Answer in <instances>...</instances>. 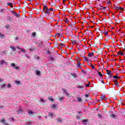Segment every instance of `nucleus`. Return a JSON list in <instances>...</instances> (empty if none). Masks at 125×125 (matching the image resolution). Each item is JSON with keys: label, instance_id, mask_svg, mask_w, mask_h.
Here are the masks:
<instances>
[{"label": "nucleus", "instance_id": "obj_1", "mask_svg": "<svg viewBox=\"0 0 125 125\" xmlns=\"http://www.w3.org/2000/svg\"><path fill=\"white\" fill-rule=\"evenodd\" d=\"M51 11H53V8H51L49 9H48L47 10L45 11V13L49 16V15H53L54 12H53L52 13H50Z\"/></svg>", "mask_w": 125, "mask_h": 125}, {"label": "nucleus", "instance_id": "obj_2", "mask_svg": "<svg viewBox=\"0 0 125 125\" xmlns=\"http://www.w3.org/2000/svg\"><path fill=\"white\" fill-rule=\"evenodd\" d=\"M62 90H63L64 93L66 95V96L69 98L72 97V95L68 92H67V91L65 89H62Z\"/></svg>", "mask_w": 125, "mask_h": 125}, {"label": "nucleus", "instance_id": "obj_3", "mask_svg": "<svg viewBox=\"0 0 125 125\" xmlns=\"http://www.w3.org/2000/svg\"><path fill=\"white\" fill-rule=\"evenodd\" d=\"M3 64H5V65H7L8 62H5V61H4V60H2L0 61V65L2 66V65H3Z\"/></svg>", "mask_w": 125, "mask_h": 125}, {"label": "nucleus", "instance_id": "obj_4", "mask_svg": "<svg viewBox=\"0 0 125 125\" xmlns=\"http://www.w3.org/2000/svg\"><path fill=\"white\" fill-rule=\"evenodd\" d=\"M0 123H2L4 125H8V123L5 121V120L3 118L1 119Z\"/></svg>", "mask_w": 125, "mask_h": 125}, {"label": "nucleus", "instance_id": "obj_5", "mask_svg": "<svg viewBox=\"0 0 125 125\" xmlns=\"http://www.w3.org/2000/svg\"><path fill=\"white\" fill-rule=\"evenodd\" d=\"M16 48H17L18 49H21V51L23 52V53H26V50H25V49L21 48H20V47H18V46L16 47Z\"/></svg>", "mask_w": 125, "mask_h": 125}, {"label": "nucleus", "instance_id": "obj_6", "mask_svg": "<svg viewBox=\"0 0 125 125\" xmlns=\"http://www.w3.org/2000/svg\"><path fill=\"white\" fill-rule=\"evenodd\" d=\"M115 9H116L117 10H125V9H124L123 8L121 7H117L116 6L115 7Z\"/></svg>", "mask_w": 125, "mask_h": 125}, {"label": "nucleus", "instance_id": "obj_7", "mask_svg": "<svg viewBox=\"0 0 125 125\" xmlns=\"http://www.w3.org/2000/svg\"><path fill=\"white\" fill-rule=\"evenodd\" d=\"M88 57H92V56H94V53H93V52L91 53H88Z\"/></svg>", "mask_w": 125, "mask_h": 125}, {"label": "nucleus", "instance_id": "obj_8", "mask_svg": "<svg viewBox=\"0 0 125 125\" xmlns=\"http://www.w3.org/2000/svg\"><path fill=\"white\" fill-rule=\"evenodd\" d=\"M70 75L72 76L74 79L78 77V76L75 73H70Z\"/></svg>", "mask_w": 125, "mask_h": 125}, {"label": "nucleus", "instance_id": "obj_9", "mask_svg": "<svg viewBox=\"0 0 125 125\" xmlns=\"http://www.w3.org/2000/svg\"><path fill=\"white\" fill-rule=\"evenodd\" d=\"M0 86L1 89H4V88L5 87V86H6V85L4 84H1L0 85Z\"/></svg>", "mask_w": 125, "mask_h": 125}, {"label": "nucleus", "instance_id": "obj_10", "mask_svg": "<svg viewBox=\"0 0 125 125\" xmlns=\"http://www.w3.org/2000/svg\"><path fill=\"white\" fill-rule=\"evenodd\" d=\"M107 75H109V76H112V74L111 73V71L109 70H106Z\"/></svg>", "mask_w": 125, "mask_h": 125}, {"label": "nucleus", "instance_id": "obj_11", "mask_svg": "<svg viewBox=\"0 0 125 125\" xmlns=\"http://www.w3.org/2000/svg\"><path fill=\"white\" fill-rule=\"evenodd\" d=\"M28 114L29 116H32L34 115V112L33 111H28Z\"/></svg>", "mask_w": 125, "mask_h": 125}, {"label": "nucleus", "instance_id": "obj_12", "mask_svg": "<svg viewBox=\"0 0 125 125\" xmlns=\"http://www.w3.org/2000/svg\"><path fill=\"white\" fill-rule=\"evenodd\" d=\"M54 113L53 112H49L48 116L49 117H53Z\"/></svg>", "mask_w": 125, "mask_h": 125}, {"label": "nucleus", "instance_id": "obj_13", "mask_svg": "<svg viewBox=\"0 0 125 125\" xmlns=\"http://www.w3.org/2000/svg\"><path fill=\"white\" fill-rule=\"evenodd\" d=\"M7 4L8 6H11V7L12 8V7H13V6H12V3H11L9 2H7Z\"/></svg>", "mask_w": 125, "mask_h": 125}, {"label": "nucleus", "instance_id": "obj_14", "mask_svg": "<svg viewBox=\"0 0 125 125\" xmlns=\"http://www.w3.org/2000/svg\"><path fill=\"white\" fill-rule=\"evenodd\" d=\"M101 100H105V99H106V97L104 95L103 96H102L101 97H100Z\"/></svg>", "mask_w": 125, "mask_h": 125}, {"label": "nucleus", "instance_id": "obj_15", "mask_svg": "<svg viewBox=\"0 0 125 125\" xmlns=\"http://www.w3.org/2000/svg\"><path fill=\"white\" fill-rule=\"evenodd\" d=\"M72 44H76V43H78V41L77 40H72Z\"/></svg>", "mask_w": 125, "mask_h": 125}, {"label": "nucleus", "instance_id": "obj_16", "mask_svg": "<svg viewBox=\"0 0 125 125\" xmlns=\"http://www.w3.org/2000/svg\"><path fill=\"white\" fill-rule=\"evenodd\" d=\"M36 75L37 76H40V74H41V72L39 71L38 70H36Z\"/></svg>", "mask_w": 125, "mask_h": 125}, {"label": "nucleus", "instance_id": "obj_17", "mask_svg": "<svg viewBox=\"0 0 125 125\" xmlns=\"http://www.w3.org/2000/svg\"><path fill=\"white\" fill-rule=\"evenodd\" d=\"M10 48H11V49H12V50H13L14 51H15L16 50L15 47H13L12 46H10Z\"/></svg>", "mask_w": 125, "mask_h": 125}, {"label": "nucleus", "instance_id": "obj_18", "mask_svg": "<svg viewBox=\"0 0 125 125\" xmlns=\"http://www.w3.org/2000/svg\"><path fill=\"white\" fill-rule=\"evenodd\" d=\"M0 39H4V35L0 33Z\"/></svg>", "mask_w": 125, "mask_h": 125}, {"label": "nucleus", "instance_id": "obj_19", "mask_svg": "<svg viewBox=\"0 0 125 125\" xmlns=\"http://www.w3.org/2000/svg\"><path fill=\"white\" fill-rule=\"evenodd\" d=\"M48 100H49V101H51V102H53V101H54V100L53 98H52V97H50V98L48 99Z\"/></svg>", "mask_w": 125, "mask_h": 125}, {"label": "nucleus", "instance_id": "obj_20", "mask_svg": "<svg viewBox=\"0 0 125 125\" xmlns=\"http://www.w3.org/2000/svg\"><path fill=\"white\" fill-rule=\"evenodd\" d=\"M49 58H50V60H51L52 61H53V60H54V58H53L52 55H50L49 56Z\"/></svg>", "mask_w": 125, "mask_h": 125}, {"label": "nucleus", "instance_id": "obj_21", "mask_svg": "<svg viewBox=\"0 0 125 125\" xmlns=\"http://www.w3.org/2000/svg\"><path fill=\"white\" fill-rule=\"evenodd\" d=\"M110 117H111V118H116V115L114 114H111L110 115Z\"/></svg>", "mask_w": 125, "mask_h": 125}, {"label": "nucleus", "instance_id": "obj_22", "mask_svg": "<svg viewBox=\"0 0 125 125\" xmlns=\"http://www.w3.org/2000/svg\"><path fill=\"white\" fill-rule=\"evenodd\" d=\"M57 121L58 123H62V120H61V118H58Z\"/></svg>", "mask_w": 125, "mask_h": 125}, {"label": "nucleus", "instance_id": "obj_23", "mask_svg": "<svg viewBox=\"0 0 125 125\" xmlns=\"http://www.w3.org/2000/svg\"><path fill=\"white\" fill-rule=\"evenodd\" d=\"M40 101L41 102H42V103H44V102H45V100H43V99L42 98L40 99Z\"/></svg>", "mask_w": 125, "mask_h": 125}, {"label": "nucleus", "instance_id": "obj_24", "mask_svg": "<svg viewBox=\"0 0 125 125\" xmlns=\"http://www.w3.org/2000/svg\"><path fill=\"white\" fill-rule=\"evenodd\" d=\"M82 99H81V98H77V101L79 102H82Z\"/></svg>", "mask_w": 125, "mask_h": 125}, {"label": "nucleus", "instance_id": "obj_25", "mask_svg": "<svg viewBox=\"0 0 125 125\" xmlns=\"http://www.w3.org/2000/svg\"><path fill=\"white\" fill-rule=\"evenodd\" d=\"M90 84V82H88V83L85 84V87H89Z\"/></svg>", "mask_w": 125, "mask_h": 125}, {"label": "nucleus", "instance_id": "obj_26", "mask_svg": "<svg viewBox=\"0 0 125 125\" xmlns=\"http://www.w3.org/2000/svg\"><path fill=\"white\" fill-rule=\"evenodd\" d=\"M82 73L83 74H86V71H85L84 69H82L81 70Z\"/></svg>", "mask_w": 125, "mask_h": 125}, {"label": "nucleus", "instance_id": "obj_27", "mask_svg": "<svg viewBox=\"0 0 125 125\" xmlns=\"http://www.w3.org/2000/svg\"><path fill=\"white\" fill-rule=\"evenodd\" d=\"M117 54L118 55H124V53L123 52H118L117 53Z\"/></svg>", "mask_w": 125, "mask_h": 125}, {"label": "nucleus", "instance_id": "obj_28", "mask_svg": "<svg viewBox=\"0 0 125 125\" xmlns=\"http://www.w3.org/2000/svg\"><path fill=\"white\" fill-rule=\"evenodd\" d=\"M15 16H16V17H19V16H20V14L16 13Z\"/></svg>", "mask_w": 125, "mask_h": 125}, {"label": "nucleus", "instance_id": "obj_29", "mask_svg": "<svg viewBox=\"0 0 125 125\" xmlns=\"http://www.w3.org/2000/svg\"><path fill=\"white\" fill-rule=\"evenodd\" d=\"M51 108L52 109H55V108H56V105L55 104H53L51 105Z\"/></svg>", "mask_w": 125, "mask_h": 125}, {"label": "nucleus", "instance_id": "obj_30", "mask_svg": "<svg viewBox=\"0 0 125 125\" xmlns=\"http://www.w3.org/2000/svg\"><path fill=\"white\" fill-rule=\"evenodd\" d=\"M63 99H64V97H62L59 99V101L62 102L63 101Z\"/></svg>", "mask_w": 125, "mask_h": 125}, {"label": "nucleus", "instance_id": "obj_31", "mask_svg": "<svg viewBox=\"0 0 125 125\" xmlns=\"http://www.w3.org/2000/svg\"><path fill=\"white\" fill-rule=\"evenodd\" d=\"M112 77L113 79H115L116 80H117V79H118V78H119V77H118V75L113 76Z\"/></svg>", "mask_w": 125, "mask_h": 125}, {"label": "nucleus", "instance_id": "obj_32", "mask_svg": "<svg viewBox=\"0 0 125 125\" xmlns=\"http://www.w3.org/2000/svg\"><path fill=\"white\" fill-rule=\"evenodd\" d=\"M11 67H13V68H15L14 67H15V64L14 63H11Z\"/></svg>", "mask_w": 125, "mask_h": 125}, {"label": "nucleus", "instance_id": "obj_33", "mask_svg": "<svg viewBox=\"0 0 125 125\" xmlns=\"http://www.w3.org/2000/svg\"><path fill=\"white\" fill-rule=\"evenodd\" d=\"M98 75L100 76V77H102V73L100 71H99L98 73Z\"/></svg>", "mask_w": 125, "mask_h": 125}, {"label": "nucleus", "instance_id": "obj_34", "mask_svg": "<svg viewBox=\"0 0 125 125\" xmlns=\"http://www.w3.org/2000/svg\"><path fill=\"white\" fill-rule=\"evenodd\" d=\"M84 58V60H85L87 62H88V58L86 57H83Z\"/></svg>", "mask_w": 125, "mask_h": 125}, {"label": "nucleus", "instance_id": "obj_35", "mask_svg": "<svg viewBox=\"0 0 125 125\" xmlns=\"http://www.w3.org/2000/svg\"><path fill=\"white\" fill-rule=\"evenodd\" d=\"M114 84L116 85L117 86H120V84H119V82H115Z\"/></svg>", "mask_w": 125, "mask_h": 125}, {"label": "nucleus", "instance_id": "obj_36", "mask_svg": "<svg viewBox=\"0 0 125 125\" xmlns=\"http://www.w3.org/2000/svg\"><path fill=\"white\" fill-rule=\"evenodd\" d=\"M58 45H60V46H64V43H59Z\"/></svg>", "mask_w": 125, "mask_h": 125}, {"label": "nucleus", "instance_id": "obj_37", "mask_svg": "<svg viewBox=\"0 0 125 125\" xmlns=\"http://www.w3.org/2000/svg\"><path fill=\"white\" fill-rule=\"evenodd\" d=\"M103 34H104V35H108V32H107V31H103Z\"/></svg>", "mask_w": 125, "mask_h": 125}, {"label": "nucleus", "instance_id": "obj_38", "mask_svg": "<svg viewBox=\"0 0 125 125\" xmlns=\"http://www.w3.org/2000/svg\"><path fill=\"white\" fill-rule=\"evenodd\" d=\"M43 9H44H44H46V10H47L48 9V8H47V7L45 5H44V7H43Z\"/></svg>", "mask_w": 125, "mask_h": 125}, {"label": "nucleus", "instance_id": "obj_39", "mask_svg": "<svg viewBox=\"0 0 125 125\" xmlns=\"http://www.w3.org/2000/svg\"><path fill=\"white\" fill-rule=\"evenodd\" d=\"M7 87L8 88H10V87H11V85H10V83H8V84H7Z\"/></svg>", "mask_w": 125, "mask_h": 125}, {"label": "nucleus", "instance_id": "obj_40", "mask_svg": "<svg viewBox=\"0 0 125 125\" xmlns=\"http://www.w3.org/2000/svg\"><path fill=\"white\" fill-rule=\"evenodd\" d=\"M16 83L17 84H19V85L20 84V81H16Z\"/></svg>", "mask_w": 125, "mask_h": 125}, {"label": "nucleus", "instance_id": "obj_41", "mask_svg": "<svg viewBox=\"0 0 125 125\" xmlns=\"http://www.w3.org/2000/svg\"><path fill=\"white\" fill-rule=\"evenodd\" d=\"M98 117L99 118V119H102V116H101L100 114H98Z\"/></svg>", "mask_w": 125, "mask_h": 125}, {"label": "nucleus", "instance_id": "obj_42", "mask_svg": "<svg viewBox=\"0 0 125 125\" xmlns=\"http://www.w3.org/2000/svg\"><path fill=\"white\" fill-rule=\"evenodd\" d=\"M78 88H83V86H78Z\"/></svg>", "mask_w": 125, "mask_h": 125}, {"label": "nucleus", "instance_id": "obj_43", "mask_svg": "<svg viewBox=\"0 0 125 125\" xmlns=\"http://www.w3.org/2000/svg\"><path fill=\"white\" fill-rule=\"evenodd\" d=\"M9 120H10V121H14V118H10Z\"/></svg>", "mask_w": 125, "mask_h": 125}, {"label": "nucleus", "instance_id": "obj_44", "mask_svg": "<svg viewBox=\"0 0 125 125\" xmlns=\"http://www.w3.org/2000/svg\"><path fill=\"white\" fill-rule=\"evenodd\" d=\"M9 27V25H8V24L5 26L6 29H8Z\"/></svg>", "mask_w": 125, "mask_h": 125}, {"label": "nucleus", "instance_id": "obj_45", "mask_svg": "<svg viewBox=\"0 0 125 125\" xmlns=\"http://www.w3.org/2000/svg\"><path fill=\"white\" fill-rule=\"evenodd\" d=\"M65 22H69V20H68V19H67V18H65Z\"/></svg>", "mask_w": 125, "mask_h": 125}, {"label": "nucleus", "instance_id": "obj_46", "mask_svg": "<svg viewBox=\"0 0 125 125\" xmlns=\"http://www.w3.org/2000/svg\"><path fill=\"white\" fill-rule=\"evenodd\" d=\"M25 57H26V58H28V59L30 58V57H29V56H28V55H25Z\"/></svg>", "mask_w": 125, "mask_h": 125}, {"label": "nucleus", "instance_id": "obj_47", "mask_svg": "<svg viewBox=\"0 0 125 125\" xmlns=\"http://www.w3.org/2000/svg\"><path fill=\"white\" fill-rule=\"evenodd\" d=\"M18 114H21V109H20V111H17Z\"/></svg>", "mask_w": 125, "mask_h": 125}, {"label": "nucleus", "instance_id": "obj_48", "mask_svg": "<svg viewBox=\"0 0 125 125\" xmlns=\"http://www.w3.org/2000/svg\"><path fill=\"white\" fill-rule=\"evenodd\" d=\"M32 36H36V33H35V32L32 33Z\"/></svg>", "mask_w": 125, "mask_h": 125}, {"label": "nucleus", "instance_id": "obj_49", "mask_svg": "<svg viewBox=\"0 0 125 125\" xmlns=\"http://www.w3.org/2000/svg\"><path fill=\"white\" fill-rule=\"evenodd\" d=\"M78 68L79 69H82V66H81V65H78Z\"/></svg>", "mask_w": 125, "mask_h": 125}, {"label": "nucleus", "instance_id": "obj_50", "mask_svg": "<svg viewBox=\"0 0 125 125\" xmlns=\"http://www.w3.org/2000/svg\"><path fill=\"white\" fill-rule=\"evenodd\" d=\"M113 82L115 83H118V80L116 79L115 80H113Z\"/></svg>", "mask_w": 125, "mask_h": 125}, {"label": "nucleus", "instance_id": "obj_51", "mask_svg": "<svg viewBox=\"0 0 125 125\" xmlns=\"http://www.w3.org/2000/svg\"><path fill=\"white\" fill-rule=\"evenodd\" d=\"M15 69H16V70H18V69H19V67H14Z\"/></svg>", "mask_w": 125, "mask_h": 125}, {"label": "nucleus", "instance_id": "obj_52", "mask_svg": "<svg viewBox=\"0 0 125 125\" xmlns=\"http://www.w3.org/2000/svg\"><path fill=\"white\" fill-rule=\"evenodd\" d=\"M91 67H92V69H95V67H94V65H92V66H91Z\"/></svg>", "mask_w": 125, "mask_h": 125}, {"label": "nucleus", "instance_id": "obj_53", "mask_svg": "<svg viewBox=\"0 0 125 125\" xmlns=\"http://www.w3.org/2000/svg\"><path fill=\"white\" fill-rule=\"evenodd\" d=\"M65 1H67V0H62V2L64 3V2H65Z\"/></svg>", "mask_w": 125, "mask_h": 125}, {"label": "nucleus", "instance_id": "obj_54", "mask_svg": "<svg viewBox=\"0 0 125 125\" xmlns=\"http://www.w3.org/2000/svg\"><path fill=\"white\" fill-rule=\"evenodd\" d=\"M85 97H87H87H88L89 95L86 94L85 95Z\"/></svg>", "mask_w": 125, "mask_h": 125}, {"label": "nucleus", "instance_id": "obj_55", "mask_svg": "<svg viewBox=\"0 0 125 125\" xmlns=\"http://www.w3.org/2000/svg\"><path fill=\"white\" fill-rule=\"evenodd\" d=\"M83 122H84V123H85V122H87V120H83Z\"/></svg>", "mask_w": 125, "mask_h": 125}, {"label": "nucleus", "instance_id": "obj_56", "mask_svg": "<svg viewBox=\"0 0 125 125\" xmlns=\"http://www.w3.org/2000/svg\"><path fill=\"white\" fill-rule=\"evenodd\" d=\"M107 3H108V4H111V2L110 1H108V2H107Z\"/></svg>", "mask_w": 125, "mask_h": 125}, {"label": "nucleus", "instance_id": "obj_57", "mask_svg": "<svg viewBox=\"0 0 125 125\" xmlns=\"http://www.w3.org/2000/svg\"><path fill=\"white\" fill-rule=\"evenodd\" d=\"M88 65H89V66H90L91 67L93 65L91 63H89Z\"/></svg>", "mask_w": 125, "mask_h": 125}, {"label": "nucleus", "instance_id": "obj_58", "mask_svg": "<svg viewBox=\"0 0 125 125\" xmlns=\"http://www.w3.org/2000/svg\"><path fill=\"white\" fill-rule=\"evenodd\" d=\"M81 113H82V112L79 111V112H78V114H79V115H81Z\"/></svg>", "mask_w": 125, "mask_h": 125}, {"label": "nucleus", "instance_id": "obj_59", "mask_svg": "<svg viewBox=\"0 0 125 125\" xmlns=\"http://www.w3.org/2000/svg\"><path fill=\"white\" fill-rule=\"evenodd\" d=\"M39 119H42V117L41 116H38Z\"/></svg>", "mask_w": 125, "mask_h": 125}, {"label": "nucleus", "instance_id": "obj_60", "mask_svg": "<svg viewBox=\"0 0 125 125\" xmlns=\"http://www.w3.org/2000/svg\"><path fill=\"white\" fill-rule=\"evenodd\" d=\"M101 82H102V83H104H104H104V81L102 80V81H101Z\"/></svg>", "mask_w": 125, "mask_h": 125}, {"label": "nucleus", "instance_id": "obj_61", "mask_svg": "<svg viewBox=\"0 0 125 125\" xmlns=\"http://www.w3.org/2000/svg\"><path fill=\"white\" fill-rule=\"evenodd\" d=\"M78 65H81V62H78Z\"/></svg>", "mask_w": 125, "mask_h": 125}, {"label": "nucleus", "instance_id": "obj_62", "mask_svg": "<svg viewBox=\"0 0 125 125\" xmlns=\"http://www.w3.org/2000/svg\"><path fill=\"white\" fill-rule=\"evenodd\" d=\"M12 13H13V14H15V13H16V12H15L14 11H13Z\"/></svg>", "mask_w": 125, "mask_h": 125}, {"label": "nucleus", "instance_id": "obj_63", "mask_svg": "<svg viewBox=\"0 0 125 125\" xmlns=\"http://www.w3.org/2000/svg\"><path fill=\"white\" fill-rule=\"evenodd\" d=\"M1 82H2V79H0V83H1Z\"/></svg>", "mask_w": 125, "mask_h": 125}, {"label": "nucleus", "instance_id": "obj_64", "mask_svg": "<svg viewBox=\"0 0 125 125\" xmlns=\"http://www.w3.org/2000/svg\"><path fill=\"white\" fill-rule=\"evenodd\" d=\"M99 9H100L101 10H102V9H103L102 7H100L99 8Z\"/></svg>", "mask_w": 125, "mask_h": 125}]
</instances>
